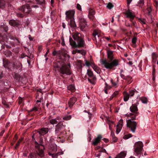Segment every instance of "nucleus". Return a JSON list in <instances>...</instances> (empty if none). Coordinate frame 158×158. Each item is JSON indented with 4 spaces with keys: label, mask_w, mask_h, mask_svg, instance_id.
Masks as SVG:
<instances>
[{
    "label": "nucleus",
    "mask_w": 158,
    "mask_h": 158,
    "mask_svg": "<svg viewBox=\"0 0 158 158\" xmlns=\"http://www.w3.org/2000/svg\"><path fill=\"white\" fill-rule=\"evenodd\" d=\"M55 68L57 69L59 72L62 74L70 75L71 73L70 70V65H67L64 62L57 61L53 65Z\"/></svg>",
    "instance_id": "f257e3e1"
},
{
    "label": "nucleus",
    "mask_w": 158,
    "mask_h": 158,
    "mask_svg": "<svg viewBox=\"0 0 158 158\" xmlns=\"http://www.w3.org/2000/svg\"><path fill=\"white\" fill-rule=\"evenodd\" d=\"M101 64L106 69H112L114 67L117 66L118 64V60L117 59L113 60L111 62L108 61L106 60H102Z\"/></svg>",
    "instance_id": "f03ea898"
},
{
    "label": "nucleus",
    "mask_w": 158,
    "mask_h": 158,
    "mask_svg": "<svg viewBox=\"0 0 158 158\" xmlns=\"http://www.w3.org/2000/svg\"><path fill=\"white\" fill-rule=\"evenodd\" d=\"M43 143V140L41 138L40 139L39 143H38L36 141H35L34 143L35 148L37 150L36 151L37 153L40 157H43L44 155V151L43 150L44 148L43 145H42Z\"/></svg>",
    "instance_id": "7ed1b4c3"
},
{
    "label": "nucleus",
    "mask_w": 158,
    "mask_h": 158,
    "mask_svg": "<svg viewBox=\"0 0 158 158\" xmlns=\"http://www.w3.org/2000/svg\"><path fill=\"white\" fill-rule=\"evenodd\" d=\"M76 43L73 41L72 38L69 39L70 44L73 47L75 48H80L84 47L85 45V43L83 38L82 37L76 41Z\"/></svg>",
    "instance_id": "20e7f679"
},
{
    "label": "nucleus",
    "mask_w": 158,
    "mask_h": 158,
    "mask_svg": "<svg viewBox=\"0 0 158 158\" xmlns=\"http://www.w3.org/2000/svg\"><path fill=\"white\" fill-rule=\"evenodd\" d=\"M127 120V126L130 131L133 133H135L137 126V123L136 122L133 121V118Z\"/></svg>",
    "instance_id": "39448f33"
},
{
    "label": "nucleus",
    "mask_w": 158,
    "mask_h": 158,
    "mask_svg": "<svg viewBox=\"0 0 158 158\" xmlns=\"http://www.w3.org/2000/svg\"><path fill=\"white\" fill-rule=\"evenodd\" d=\"M138 104V103L133 104L130 107V111L133 113H131L129 114H128L127 115V116L131 117V116L134 115V116L132 117V118H133V119H135L136 117L139 114V113L137 112L138 109L137 107V105Z\"/></svg>",
    "instance_id": "423d86ee"
},
{
    "label": "nucleus",
    "mask_w": 158,
    "mask_h": 158,
    "mask_svg": "<svg viewBox=\"0 0 158 158\" xmlns=\"http://www.w3.org/2000/svg\"><path fill=\"white\" fill-rule=\"evenodd\" d=\"M19 10L26 14H29L31 11V8L29 4H26L20 7Z\"/></svg>",
    "instance_id": "0eeeda50"
},
{
    "label": "nucleus",
    "mask_w": 158,
    "mask_h": 158,
    "mask_svg": "<svg viewBox=\"0 0 158 158\" xmlns=\"http://www.w3.org/2000/svg\"><path fill=\"white\" fill-rule=\"evenodd\" d=\"M134 152L137 154L140 153L143 149V144L142 142L138 141L135 143Z\"/></svg>",
    "instance_id": "6e6552de"
},
{
    "label": "nucleus",
    "mask_w": 158,
    "mask_h": 158,
    "mask_svg": "<svg viewBox=\"0 0 158 158\" xmlns=\"http://www.w3.org/2000/svg\"><path fill=\"white\" fill-rule=\"evenodd\" d=\"M79 22L80 29L82 31L84 30V29L87 26V22L83 18L80 17L79 18Z\"/></svg>",
    "instance_id": "1a4fd4ad"
},
{
    "label": "nucleus",
    "mask_w": 158,
    "mask_h": 158,
    "mask_svg": "<svg viewBox=\"0 0 158 158\" xmlns=\"http://www.w3.org/2000/svg\"><path fill=\"white\" fill-rule=\"evenodd\" d=\"M9 24L11 26L18 27L19 30H20V28L22 27V24L19 20L11 19L9 21Z\"/></svg>",
    "instance_id": "9d476101"
},
{
    "label": "nucleus",
    "mask_w": 158,
    "mask_h": 158,
    "mask_svg": "<svg viewBox=\"0 0 158 158\" xmlns=\"http://www.w3.org/2000/svg\"><path fill=\"white\" fill-rule=\"evenodd\" d=\"M65 127V125H64L63 123L59 122L56 125L55 128V133L56 134L59 133L61 131L63 130Z\"/></svg>",
    "instance_id": "9b49d317"
},
{
    "label": "nucleus",
    "mask_w": 158,
    "mask_h": 158,
    "mask_svg": "<svg viewBox=\"0 0 158 158\" xmlns=\"http://www.w3.org/2000/svg\"><path fill=\"white\" fill-rule=\"evenodd\" d=\"M75 11L73 10H69L66 12V19L69 20L74 18Z\"/></svg>",
    "instance_id": "f8f14e48"
},
{
    "label": "nucleus",
    "mask_w": 158,
    "mask_h": 158,
    "mask_svg": "<svg viewBox=\"0 0 158 158\" xmlns=\"http://www.w3.org/2000/svg\"><path fill=\"white\" fill-rule=\"evenodd\" d=\"M77 101V98L75 97L71 98L69 101L68 104L69 107L72 108L74 104Z\"/></svg>",
    "instance_id": "ddd939ff"
},
{
    "label": "nucleus",
    "mask_w": 158,
    "mask_h": 158,
    "mask_svg": "<svg viewBox=\"0 0 158 158\" xmlns=\"http://www.w3.org/2000/svg\"><path fill=\"white\" fill-rule=\"evenodd\" d=\"M49 129L48 128H43L39 130L38 131L39 134L42 135H44L48 132Z\"/></svg>",
    "instance_id": "4468645a"
},
{
    "label": "nucleus",
    "mask_w": 158,
    "mask_h": 158,
    "mask_svg": "<svg viewBox=\"0 0 158 158\" xmlns=\"http://www.w3.org/2000/svg\"><path fill=\"white\" fill-rule=\"evenodd\" d=\"M95 14V12L94 10L91 9L89 10L88 17L89 19L92 21L95 20V17L94 16Z\"/></svg>",
    "instance_id": "2eb2a0df"
},
{
    "label": "nucleus",
    "mask_w": 158,
    "mask_h": 158,
    "mask_svg": "<svg viewBox=\"0 0 158 158\" xmlns=\"http://www.w3.org/2000/svg\"><path fill=\"white\" fill-rule=\"evenodd\" d=\"M8 30V26L5 24H3L0 27V32H6Z\"/></svg>",
    "instance_id": "dca6fc26"
},
{
    "label": "nucleus",
    "mask_w": 158,
    "mask_h": 158,
    "mask_svg": "<svg viewBox=\"0 0 158 158\" xmlns=\"http://www.w3.org/2000/svg\"><path fill=\"white\" fill-rule=\"evenodd\" d=\"M73 37L76 41L82 38L81 36V35L78 32L74 33L73 35Z\"/></svg>",
    "instance_id": "f3484780"
},
{
    "label": "nucleus",
    "mask_w": 158,
    "mask_h": 158,
    "mask_svg": "<svg viewBox=\"0 0 158 158\" xmlns=\"http://www.w3.org/2000/svg\"><path fill=\"white\" fill-rule=\"evenodd\" d=\"M63 153V152L62 151H60L56 153L52 154L49 152L48 154L49 156H51L52 158H58L57 157L59 155H62Z\"/></svg>",
    "instance_id": "a211bd4d"
},
{
    "label": "nucleus",
    "mask_w": 158,
    "mask_h": 158,
    "mask_svg": "<svg viewBox=\"0 0 158 158\" xmlns=\"http://www.w3.org/2000/svg\"><path fill=\"white\" fill-rule=\"evenodd\" d=\"M121 77L124 80H126L128 81L127 83L129 84L131 83L132 82V79L130 77H125L124 74H120Z\"/></svg>",
    "instance_id": "6ab92c4d"
},
{
    "label": "nucleus",
    "mask_w": 158,
    "mask_h": 158,
    "mask_svg": "<svg viewBox=\"0 0 158 158\" xmlns=\"http://www.w3.org/2000/svg\"><path fill=\"white\" fill-rule=\"evenodd\" d=\"M50 118L49 117L48 119L49 120V123L51 124L52 125L57 124L58 122V120H59L60 119L58 117H57V118L55 119H50Z\"/></svg>",
    "instance_id": "aec40b11"
},
{
    "label": "nucleus",
    "mask_w": 158,
    "mask_h": 158,
    "mask_svg": "<svg viewBox=\"0 0 158 158\" xmlns=\"http://www.w3.org/2000/svg\"><path fill=\"white\" fill-rule=\"evenodd\" d=\"M101 138L102 137L101 135H98V136L95 139L94 141L93 142V144L94 146L97 145L98 143L100 141Z\"/></svg>",
    "instance_id": "412c9836"
},
{
    "label": "nucleus",
    "mask_w": 158,
    "mask_h": 158,
    "mask_svg": "<svg viewBox=\"0 0 158 158\" xmlns=\"http://www.w3.org/2000/svg\"><path fill=\"white\" fill-rule=\"evenodd\" d=\"M107 57L110 61H111L113 59L112 51H107Z\"/></svg>",
    "instance_id": "4be33fe9"
},
{
    "label": "nucleus",
    "mask_w": 158,
    "mask_h": 158,
    "mask_svg": "<svg viewBox=\"0 0 158 158\" xmlns=\"http://www.w3.org/2000/svg\"><path fill=\"white\" fill-rule=\"evenodd\" d=\"M22 64L19 62H17L16 64H13V67L14 68L16 69H19L20 70L22 69Z\"/></svg>",
    "instance_id": "5701e85b"
},
{
    "label": "nucleus",
    "mask_w": 158,
    "mask_h": 158,
    "mask_svg": "<svg viewBox=\"0 0 158 158\" xmlns=\"http://www.w3.org/2000/svg\"><path fill=\"white\" fill-rule=\"evenodd\" d=\"M126 15L127 17L130 18L131 19H133L134 18L135 16L129 10H128L126 13Z\"/></svg>",
    "instance_id": "b1692460"
},
{
    "label": "nucleus",
    "mask_w": 158,
    "mask_h": 158,
    "mask_svg": "<svg viewBox=\"0 0 158 158\" xmlns=\"http://www.w3.org/2000/svg\"><path fill=\"white\" fill-rule=\"evenodd\" d=\"M127 154L126 151H123L118 154L117 156L118 158H124Z\"/></svg>",
    "instance_id": "393cba45"
},
{
    "label": "nucleus",
    "mask_w": 158,
    "mask_h": 158,
    "mask_svg": "<svg viewBox=\"0 0 158 158\" xmlns=\"http://www.w3.org/2000/svg\"><path fill=\"white\" fill-rule=\"evenodd\" d=\"M69 25L71 27L74 28L76 27V24L74 18L70 19Z\"/></svg>",
    "instance_id": "a878e982"
},
{
    "label": "nucleus",
    "mask_w": 158,
    "mask_h": 158,
    "mask_svg": "<svg viewBox=\"0 0 158 158\" xmlns=\"http://www.w3.org/2000/svg\"><path fill=\"white\" fill-rule=\"evenodd\" d=\"M124 101L125 102L127 101L129 99L130 95L129 94L126 92H123Z\"/></svg>",
    "instance_id": "bb28decb"
},
{
    "label": "nucleus",
    "mask_w": 158,
    "mask_h": 158,
    "mask_svg": "<svg viewBox=\"0 0 158 158\" xmlns=\"http://www.w3.org/2000/svg\"><path fill=\"white\" fill-rule=\"evenodd\" d=\"M6 2L4 0H0V8L3 9L5 8Z\"/></svg>",
    "instance_id": "cd10ccee"
},
{
    "label": "nucleus",
    "mask_w": 158,
    "mask_h": 158,
    "mask_svg": "<svg viewBox=\"0 0 158 158\" xmlns=\"http://www.w3.org/2000/svg\"><path fill=\"white\" fill-rule=\"evenodd\" d=\"M11 64V63L7 60H5L3 62V66L6 68H9V66Z\"/></svg>",
    "instance_id": "c85d7f7f"
},
{
    "label": "nucleus",
    "mask_w": 158,
    "mask_h": 158,
    "mask_svg": "<svg viewBox=\"0 0 158 158\" xmlns=\"http://www.w3.org/2000/svg\"><path fill=\"white\" fill-rule=\"evenodd\" d=\"M116 78H117L116 81H115L114 80H113L112 79H111L110 80L111 82V84H112L113 86H116L117 85L118 83V77H117Z\"/></svg>",
    "instance_id": "c756f323"
},
{
    "label": "nucleus",
    "mask_w": 158,
    "mask_h": 158,
    "mask_svg": "<svg viewBox=\"0 0 158 158\" xmlns=\"http://www.w3.org/2000/svg\"><path fill=\"white\" fill-rule=\"evenodd\" d=\"M87 73L89 76L90 77H92L93 79H96V78L93 76L92 72L90 70H88Z\"/></svg>",
    "instance_id": "7c9ffc66"
},
{
    "label": "nucleus",
    "mask_w": 158,
    "mask_h": 158,
    "mask_svg": "<svg viewBox=\"0 0 158 158\" xmlns=\"http://www.w3.org/2000/svg\"><path fill=\"white\" fill-rule=\"evenodd\" d=\"M62 56H63L64 58L69 59V56L64 52H62V56H61L60 57V58L61 59L62 58Z\"/></svg>",
    "instance_id": "2f4dec72"
},
{
    "label": "nucleus",
    "mask_w": 158,
    "mask_h": 158,
    "mask_svg": "<svg viewBox=\"0 0 158 158\" xmlns=\"http://www.w3.org/2000/svg\"><path fill=\"white\" fill-rule=\"evenodd\" d=\"M68 89L73 92L75 91V88L73 85H70L68 87Z\"/></svg>",
    "instance_id": "473e14b6"
},
{
    "label": "nucleus",
    "mask_w": 158,
    "mask_h": 158,
    "mask_svg": "<svg viewBox=\"0 0 158 158\" xmlns=\"http://www.w3.org/2000/svg\"><path fill=\"white\" fill-rule=\"evenodd\" d=\"M153 62L155 63L156 59L157 57V55L155 53L153 52L152 54Z\"/></svg>",
    "instance_id": "72a5a7b5"
},
{
    "label": "nucleus",
    "mask_w": 158,
    "mask_h": 158,
    "mask_svg": "<svg viewBox=\"0 0 158 158\" xmlns=\"http://www.w3.org/2000/svg\"><path fill=\"white\" fill-rule=\"evenodd\" d=\"M142 102L144 104H147L148 102V100L147 98L144 97H142L141 99Z\"/></svg>",
    "instance_id": "f704fd0d"
},
{
    "label": "nucleus",
    "mask_w": 158,
    "mask_h": 158,
    "mask_svg": "<svg viewBox=\"0 0 158 158\" xmlns=\"http://www.w3.org/2000/svg\"><path fill=\"white\" fill-rule=\"evenodd\" d=\"M72 116L71 115L65 116L63 118V119L64 120L67 121L70 120Z\"/></svg>",
    "instance_id": "c9c22d12"
},
{
    "label": "nucleus",
    "mask_w": 158,
    "mask_h": 158,
    "mask_svg": "<svg viewBox=\"0 0 158 158\" xmlns=\"http://www.w3.org/2000/svg\"><path fill=\"white\" fill-rule=\"evenodd\" d=\"M93 35L95 37V38L96 40H97V36H98V38L99 36V35L98 33V32L96 31H94L93 33Z\"/></svg>",
    "instance_id": "e433bc0d"
},
{
    "label": "nucleus",
    "mask_w": 158,
    "mask_h": 158,
    "mask_svg": "<svg viewBox=\"0 0 158 158\" xmlns=\"http://www.w3.org/2000/svg\"><path fill=\"white\" fill-rule=\"evenodd\" d=\"M140 23L143 24H145L146 23V20L144 19L140 18L138 19Z\"/></svg>",
    "instance_id": "4c0bfd02"
},
{
    "label": "nucleus",
    "mask_w": 158,
    "mask_h": 158,
    "mask_svg": "<svg viewBox=\"0 0 158 158\" xmlns=\"http://www.w3.org/2000/svg\"><path fill=\"white\" fill-rule=\"evenodd\" d=\"M14 77L16 80L19 81L20 78V76L19 74L16 73L15 74Z\"/></svg>",
    "instance_id": "58836bf2"
},
{
    "label": "nucleus",
    "mask_w": 158,
    "mask_h": 158,
    "mask_svg": "<svg viewBox=\"0 0 158 158\" xmlns=\"http://www.w3.org/2000/svg\"><path fill=\"white\" fill-rule=\"evenodd\" d=\"M135 92V90H130L129 91V95H130V96L132 97L133 96Z\"/></svg>",
    "instance_id": "ea45409f"
},
{
    "label": "nucleus",
    "mask_w": 158,
    "mask_h": 158,
    "mask_svg": "<svg viewBox=\"0 0 158 158\" xmlns=\"http://www.w3.org/2000/svg\"><path fill=\"white\" fill-rule=\"evenodd\" d=\"M122 128V127H121V126H119L118 125H117V127L116 131V132L117 134H118L120 132Z\"/></svg>",
    "instance_id": "a19ab883"
},
{
    "label": "nucleus",
    "mask_w": 158,
    "mask_h": 158,
    "mask_svg": "<svg viewBox=\"0 0 158 158\" xmlns=\"http://www.w3.org/2000/svg\"><path fill=\"white\" fill-rule=\"evenodd\" d=\"M106 7L108 9H110L113 7V5L112 3L110 2L107 4Z\"/></svg>",
    "instance_id": "79ce46f5"
},
{
    "label": "nucleus",
    "mask_w": 158,
    "mask_h": 158,
    "mask_svg": "<svg viewBox=\"0 0 158 158\" xmlns=\"http://www.w3.org/2000/svg\"><path fill=\"white\" fill-rule=\"evenodd\" d=\"M76 8L79 10L81 11V6L79 4H77L76 5Z\"/></svg>",
    "instance_id": "37998d69"
},
{
    "label": "nucleus",
    "mask_w": 158,
    "mask_h": 158,
    "mask_svg": "<svg viewBox=\"0 0 158 158\" xmlns=\"http://www.w3.org/2000/svg\"><path fill=\"white\" fill-rule=\"evenodd\" d=\"M37 3L39 4H41L44 2V0H35Z\"/></svg>",
    "instance_id": "c03bdc74"
},
{
    "label": "nucleus",
    "mask_w": 158,
    "mask_h": 158,
    "mask_svg": "<svg viewBox=\"0 0 158 158\" xmlns=\"http://www.w3.org/2000/svg\"><path fill=\"white\" fill-rule=\"evenodd\" d=\"M16 15L17 17H19L22 18L23 17L24 15L19 12H16Z\"/></svg>",
    "instance_id": "a18cd8bd"
},
{
    "label": "nucleus",
    "mask_w": 158,
    "mask_h": 158,
    "mask_svg": "<svg viewBox=\"0 0 158 158\" xmlns=\"http://www.w3.org/2000/svg\"><path fill=\"white\" fill-rule=\"evenodd\" d=\"M123 121L122 119H120V120L119 121L117 125H118L119 126H121V127H123Z\"/></svg>",
    "instance_id": "49530a36"
},
{
    "label": "nucleus",
    "mask_w": 158,
    "mask_h": 158,
    "mask_svg": "<svg viewBox=\"0 0 158 158\" xmlns=\"http://www.w3.org/2000/svg\"><path fill=\"white\" fill-rule=\"evenodd\" d=\"M138 4L140 5L141 6H143L144 4V0H139L138 2Z\"/></svg>",
    "instance_id": "de8ad7c7"
},
{
    "label": "nucleus",
    "mask_w": 158,
    "mask_h": 158,
    "mask_svg": "<svg viewBox=\"0 0 158 158\" xmlns=\"http://www.w3.org/2000/svg\"><path fill=\"white\" fill-rule=\"evenodd\" d=\"M118 91H115L113 94L112 95V98H111V99H112L113 98L115 97L118 94Z\"/></svg>",
    "instance_id": "09e8293b"
},
{
    "label": "nucleus",
    "mask_w": 158,
    "mask_h": 158,
    "mask_svg": "<svg viewBox=\"0 0 158 158\" xmlns=\"http://www.w3.org/2000/svg\"><path fill=\"white\" fill-rule=\"evenodd\" d=\"M93 69L94 70L98 73H99V68L98 67L94 66Z\"/></svg>",
    "instance_id": "8fccbe9b"
},
{
    "label": "nucleus",
    "mask_w": 158,
    "mask_h": 158,
    "mask_svg": "<svg viewBox=\"0 0 158 158\" xmlns=\"http://www.w3.org/2000/svg\"><path fill=\"white\" fill-rule=\"evenodd\" d=\"M137 40V38L136 37H133L132 40V43L133 44H135L136 43Z\"/></svg>",
    "instance_id": "3c124183"
},
{
    "label": "nucleus",
    "mask_w": 158,
    "mask_h": 158,
    "mask_svg": "<svg viewBox=\"0 0 158 158\" xmlns=\"http://www.w3.org/2000/svg\"><path fill=\"white\" fill-rule=\"evenodd\" d=\"M132 136L131 134H129L128 135H126L124 136V139H128Z\"/></svg>",
    "instance_id": "603ef678"
},
{
    "label": "nucleus",
    "mask_w": 158,
    "mask_h": 158,
    "mask_svg": "<svg viewBox=\"0 0 158 158\" xmlns=\"http://www.w3.org/2000/svg\"><path fill=\"white\" fill-rule=\"evenodd\" d=\"M147 10L148 13V14L150 15L152 9L151 7H149L147 8Z\"/></svg>",
    "instance_id": "864d4df0"
},
{
    "label": "nucleus",
    "mask_w": 158,
    "mask_h": 158,
    "mask_svg": "<svg viewBox=\"0 0 158 158\" xmlns=\"http://www.w3.org/2000/svg\"><path fill=\"white\" fill-rule=\"evenodd\" d=\"M38 108L36 106H35L31 110V111H36L38 110Z\"/></svg>",
    "instance_id": "5fc2aeb1"
},
{
    "label": "nucleus",
    "mask_w": 158,
    "mask_h": 158,
    "mask_svg": "<svg viewBox=\"0 0 158 158\" xmlns=\"http://www.w3.org/2000/svg\"><path fill=\"white\" fill-rule=\"evenodd\" d=\"M112 140L114 142H115L117 141L118 139L116 137L114 136V137H112Z\"/></svg>",
    "instance_id": "6e6d98bb"
},
{
    "label": "nucleus",
    "mask_w": 158,
    "mask_h": 158,
    "mask_svg": "<svg viewBox=\"0 0 158 158\" xmlns=\"http://www.w3.org/2000/svg\"><path fill=\"white\" fill-rule=\"evenodd\" d=\"M61 40L62 41L61 42V44L62 45L64 46L65 45V44L64 43V39L63 37L61 38Z\"/></svg>",
    "instance_id": "4d7b16f0"
},
{
    "label": "nucleus",
    "mask_w": 158,
    "mask_h": 158,
    "mask_svg": "<svg viewBox=\"0 0 158 158\" xmlns=\"http://www.w3.org/2000/svg\"><path fill=\"white\" fill-rule=\"evenodd\" d=\"M35 155V154L31 153L30 155L29 156V158H34Z\"/></svg>",
    "instance_id": "13d9d810"
},
{
    "label": "nucleus",
    "mask_w": 158,
    "mask_h": 158,
    "mask_svg": "<svg viewBox=\"0 0 158 158\" xmlns=\"http://www.w3.org/2000/svg\"><path fill=\"white\" fill-rule=\"evenodd\" d=\"M20 143L19 141L18 142L15 147V149H16L19 147Z\"/></svg>",
    "instance_id": "bf43d9fd"
},
{
    "label": "nucleus",
    "mask_w": 158,
    "mask_h": 158,
    "mask_svg": "<svg viewBox=\"0 0 158 158\" xmlns=\"http://www.w3.org/2000/svg\"><path fill=\"white\" fill-rule=\"evenodd\" d=\"M85 65L87 66H89L90 65L89 62L86 60L85 61Z\"/></svg>",
    "instance_id": "052dcab7"
},
{
    "label": "nucleus",
    "mask_w": 158,
    "mask_h": 158,
    "mask_svg": "<svg viewBox=\"0 0 158 158\" xmlns=\"http://www.w3.org/2000/svg\"><path fill=\"white\" fill-rule=\"evenodd\" d=\"M132 0H127V3L128 5H129L131 2Z\"/></svg>",
    "instance_id": "680f3d73"
},
{
    "label": "nucleus",
    "mask_w": 158,
    "mask_h": 158,
    "mask_svg": "<svg viewBox=\"0 0 158 158\" xmlns=\"http://www.w3.org/2000/svg\"><path fill=\"white\" fill-rule=\"evenodd\" d=\"M28 38L30 41H32L33 40V38L30 35H28Z\"/></svg>",
    "instance_id": "e2e57ef3"
},
{
    "label": "nucleus",
    "mask_w": 158,
    "mask_h": 158,
    "mask_svg": "<svg viewBox=\"0 0 158 158\" xmlns=\"http://www.w3.org/2000/svg\"><path fill=\"white\" fill-rule=\"evenodd\" d=\"M154 4L155 6L157 7L158 6V2L155 1L154 2Z\"/></svg>",
    "instance_id": "0e129e2a"
},
{
    "label": "nucleus",
    "mask_w": 158,
    "mask_h": 158,
    "mask_svg": "<svg viewBox=\"0 0 158 158\" xmlns=\"http://www.w3.org/2000/svg\"><path fill=\"white\" fill-rule=\"evenodd\" d=\"M2 103L5 106H6L7 105L6 102L4 100H2Z\"/></svg>",
    "instance_id": "69168bd1"
},
{
    "label": "nucleus",
    "mask_w": 158,
    "mask_h": 158,
    "mask_svg": "<svg viewBox=\"0 0 158 158\" xmlns=\"http://www.w3.org/2000/svg\"><path fill=\"white\" fill-rule=\"evenodd\" d=\"M77 52V49L75 50H73L72 52V53L73 54H75Z\"/></svg>",
    "instance_id": "338daca9"
},
{
    "label": "nucleus",
    "mask_w": 158,
    "mask_h": 158,
    "mask_svg": "<svg viewBox=\"0 0 158 158\" xmlns=\"http://www.w3.org/2000/svg\"><path fill=\"white\" fill-rule=\"evenodd\" d=\"M52 55L55 56H56L57 54V52L56 51H54L52 53Z\"/></svg>",
    "instance_id": "774afa93"
}]
</instances>
